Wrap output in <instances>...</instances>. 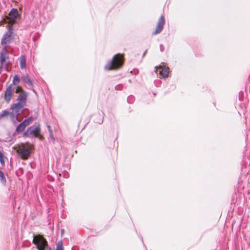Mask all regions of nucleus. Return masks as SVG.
Masks as SVG:
<instances>
[{
	"mask_svg": "<svg viewBox=\"0 0 250 250\" xmlns=\"http://www.w3.org/2000/svg\"><path fill=\"white\" fill-rule=\"evenodd\" d=\"M11 112H9L7 110H3L1 113L0 114V118H3L8 115H10Z\"/></svg>",
	"mask_w": 250,
	"mask_h": 250,
	"instance_id": "21",
	"label": "nucleus"
},
{
	"mask_svg": "<svg viewBox=\"0 0 250 250\" xmlns=\"http://www.w3.org/2000/svg\"><path fill=\"white\" fill-rule=\"evenodd\" d=\"M156 72L157 73L159 71V74L163 78L168 76L169 73V68L168 67L159 66L158 67H156Z\"/></svg>",
	"mask_w": 250,
	"mask_h": 250,
	"instance_id": "10",
	"label": "nucleus"
},
{
	"mask_svg": "<svg viewBox=\"0 0 250 250\" xmlns=\"http://www.w3.org/2000/svg\"><path fill=\"white\" fill-rule=\"evenodd\" d=\"M25 105V104L18 101L17 103L14 104L12 105L11 108L12 109H15L16 110V112H18L20 110H21L24 107Z\"/></svg>",
	"mask_w": 250,
	"mask_h": 250,
	"instance_id": "12",
	"label": "nucleus"
},
{
	"mask_svg": "<svg viewBox=\"0 0 250 250\" xmlns=\"http://www.w3.org/2000/svg\"><path fill=\"white\" fill-rule=\"evenodd\" d=\"M20 67L21 69L25 68L26 66V59L24 56H21L20 59Z\"/></svg>",
	"mask_w": 250,
	"mask_h": 250,
	"instance_id": "14",
	"label": "nucleus"
},
{
	"mask_svg": "<svg viewBox=\"0 0 250 250\" xmlns=\"http://www.w3.org/2000/svg\"><path fill=\"white\" fill-rule=\"evenodd\" d=\"M0 180L2 183L5 184L6 180L3 172L0 170Z\"/></svg>",
	"mask_w": 250,
	"mask_h": 250,
	"instance_id": "18",
	"label": "nucleus"
},
{
	"mask_svg": "<svg viewBox=\"0 0 250 250\" xmlns=\"http://www.w3.org/2000/svg\"><path fill=\"white\" fill-rule=\"evenodd\" d=\"M49 250H51L50 248H49Z\"/></svg>",
	"mask_w": 250,
	"mask_h": 250,
	"instance_id": "26",
	"label": "nucleus"
},
{
	"mask_svg": "<svg viewBox=\"0 0 250 250\" xmlns=\"http://www.w3.org/2000/svg\"><path fill=\"white\" fill-rule=\"evenodd\" d=\"M0 62L2 63H4V65L7 66L9 64V58L8 54V51L6 48H4L1 50L0 54Z\"/></svg>",
	"mask_w": 250,
	"mask_h": 250,
	"instance_id": "8",
	"label": "nucleus"
},
{
	"mask_svg": "<svg viewBox=\"0 0 250 250\" xmlns=\"http://www.w3.org/2000/svg\"><path fill=\"white\" fill-rule=\"evenodd\" d=\"M9 116L12 122H13L14 123H16L18 121L17 115H16L14 113H11Z\"/></svg>",
	"mask_w": 250,
	"mask_h": 250,
	"instance_id": "19",
	"label": "nucleus"
},
{
	"mask_svg": "<svg viewBox=\"0 0 250 250\" xmlns=\"http://www.w3.org/2000/svg\"><path fill=\"white\" fill-rule=\"evenodd\" d=\"M7 27H8V30L3 36L1 41V44L4 48L7 47L8 45L13 39V33L12 31V28L9 25H7Z\"/></svg>",
	"mask_w": 250,
	"mask_h": 250,
	"instance_id": "2",
	"label": "nucleus"
},
{
	"mask_svg": "<svg viewBox=\"0 0 250 250\" xmlns=\"http://www.w3.org/2000/svg\"><path fill=\"white\" fill-rule=\"evenodd\" d=\"M123 64V57L121 54H118L115 55L113 59L108 62L104 68L107 70L117 69L120 68Z\"/></svg>",
	"mask_w": 250,
	"mask_h": 250,
	"instance_id": "1",
	"label": "nucleus"
},
{
	"mask_svg": "<svg viewBox=\"0 0 250 250\" xmlns=\"http://www.w3.org/2000/svg\"><path fill=\"white\" fill-rule=\"evenodd\" d=\"M16 87H12V84H9L6 89L4 98L6 102L9 103L11 100L13 93L15 92Z\"/></svg>",
	"mask_w": 250,
	"mask_h": 250,
	"instance_id": "7",
	"label": "nucleus"
},
{
	"mask_svg": "<svg viewBox=\"0 0 250 250\" xmlns=\"http://www.w3.org/2000/svg\"><path fill=\"white\" fill-rule=\"evenodd\" d=\"M123 86L121 84L117 85L115 86V89L116 90H121Z\"/></svg>",
	"mask_w": 250,
	"mask_h": 250,
	"instance_id": "24",
	"label": "nucleus"
},
{
	"mask_svg": "<svg viewBox=\"0 0 250 250\" xmlns=\"http://www.w3.org/2000/svg\"><path fill=\"white\" fill-rule=\"evenodd\" d=\"M17 152L19 156L22 159H27L30 155V147L28 146L22 144L19 146Z\"/></svg>",
	"mask_w": 250,
	"mask_h": 250,
	"instance_id": "4",
	"label": "nucleus"
},
{
	"mask_svg": "<svg viewBox=\"0 0 250 250\" xmlns=\"http://www.w3.org/2000/svg\"><path fill=\"white\" fill-rule=\"evenodd\" d=\"M26 127L24 124H23V122L20 123L19 125L16 128V131L17 132H21L23 131L25 128Z\"/></svg>",
	"mask_w": 250,
	"mask_h": 250,
	"instance_id": "16",
	"label": "nucleus"
},
{
	"mask_svg": "<svg viewBox=\"0 0 250 250\" xmlns=\"http://www.w3.org/2000/svg\"><path fill=\"white\" fill-rule=\"evenodd\" d=\"M41 132L39 125L35 124L32 126L28 127L27 130L24 133V135L27 137H38Z\"/></svg>",
	"mask_w": 250,
	"mask_h": 250,
	"instance_id": "5",
	"label": "nucleus"
},
{
	"mask_svg": "<svg viewBox=\"0 0 250 250\" xmlns=\"http://www.w3.org/2000/svg\"><path fill=\"white\" fill-rule=\"evenodd\" d=\"M34 118L32 117H30L29 118L25 119L22 122L23 124H24L25 126L29 125L30 124H31L33 121H34Z\"/></svg>",
	"mask_w": 250,
	"mask_h": 250,
	"instance_id": "17",
	"label": "nucleus"
},
{
	"mask_svg": "<svg viewBox=\"0 0 250 250\" xmlns=\"http://www.w3.org/2000/svg\"><path fill=\"white\" fill-rule=\"evenodd\" d=\"M9 18L11 19L10 21L12 24H14L18 16V11L17 9L15 8L12 9L9 14Z\"/></svg>",
	"mask_w": 250,
	"mask_h": 250,
	"instance_id": "11",
	"label": "nucleus"
},
{
	"mask_svg": "<svg viewBox=\"0 0 250 250\" xmlns=\"http://www.w3.org/2000/svg\"><path fill=\"white\" fill-rule=\"evenodd\" d=\"M33 243L37 246L38 250H44L48 246L47 241L40 235L34 236Z\"/></svg>",
	"mask_w": 250,
	"mask_h": 250,
	"instance_id": "3",
	"label": "nucleus"
},
{
	"mask_svg": "<svg viewBox=\"0 0 250 250\" xmlns=\"http://www.w3.org/2000/svg\"><path fill=\"white\" fill-rule=\"evenodd\" d=\"M56 250H63L62 241H59L57 244Z\"/></svg>",
	"mask_w": 250,
	"mask_h": 250,
	"instance_id": "20",
	"label": "nucleus"
},
{
	"mask_svg": "<svg viewBox=\"0 0 250 250\" xmlns=\"http://www.w3.org/2000/svg\"><path fill=\"white\" fill-rule=\"evenodd\" d=\"M15 93H20L17 100L19 102H21L24 104H26L28 94L27 92L24 91L21 86H17L16 87Z\"/></svg>",
	"mask_w": 250,
	"mask_h": 250,
	"instance_id": "6",
	"label": "nucleus"
},
{
	"mask_svg": "<svg viewBox=\"0 0 250 250\" xmlns=\"http://www.w3.org/2000/svg\"><path fill=\"white\" fill-rule=\"evenodd\" d=\"M135 98L133 96H128L127 98V102L129 104H132L134 102Z\"/></svg>",
	"mask_w": 250,
	"mask_h": 250,
	"instance_id": "23",
	"label": "nucleus"
},
{
	"mask_svg": "<svg viewBox=\"0 0 250 250\" xmlns=\"http://www.w3.org/2000/svg\"><path fill=\"white\" fill-rule=\"evenodd\" d=\"M165 22V18L163 15H162L159 19L154 31L152 33L153 35L158 34L162 31L164 28Z\"/></svg>",
	"mask_w": 250,
	"mask_h": 250,
	"instance_id": "9",
	"label": "nucleus"
},
{
	"mask_svg": "<svg viewBox=\"0 0 250 250\" xmlns=\"http://www.w3.org/2000/svg\"><path fill=\"white\" fill-rule=\"evenodd\" d=\"M146 51H147L146 50V51L144 53L143 56H145V54H146Z\"/></svg>",
	"mask_w": 250,
	"mask_h": 250,
	"instance_id": "25",
	"label": "nucleus"
},
{
	"mask_svg": "<svg viewBox=\"0 0 250 250\" xmlns=\"http://www.w3.org/2000/svg\"><path fill=\"white\" fill-rule=\"evenodd\" d=\"M0 162L2 166L4 165V156L3 153L0 151Z\"/></svg>",
	"mask_w": 250,
	"mask_h": 250,
	"instance_id": "22",
	"label": "nucleus"
},
{
	"mask_svg": "<svg viewBox=\"0 0 250 250\" xmlns=\"http://www.w3.org/2000/svg\"><path fill=\"white\" fill-rule=\"evenodd\" d=\"M20 79L18 75H15L13 78L12 83L10 84H12V87H16L19 86L18 84L20 83Z\"/></svg>",
	"mask_w": 250,
	"mask_h": 250,
	"instance_id": "15",
	"label": "nucleus"
},
{
	"mask_svg": "<svg viewBox=\"0 0 250 250\" xmlns=\"http://www.w3.org/2000/svg\"><path fill=\"white\" fill-rule=\"evenodd\" d=\"M21 79L24 83L27 84L28 86L32 87L33 86V83L28 76H23Z\"/></svg>",
	"mask_w": 250,
	"mask_h": 250,
	"instance_id": "13",
	"label": "nucleus"
}]
</instances>
